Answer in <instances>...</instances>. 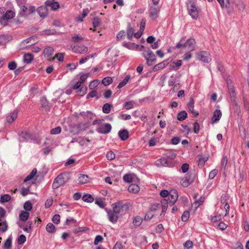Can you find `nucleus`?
Wrapping results in <instances>:
<instances>
[{"label": "nucleus", "mask_w": 249, "mask_h": 249, "mask_svg": "<svg viewBox=\"0 0 249 249\" xmlns=\"http://www.w3.org/2000/svg\"><path fill=\"white\" fill-rule=\"evenodd\" d=\"M18 140L20 142H30L32 141L33 138L30 133L25 131L22 132L19 135Z\"/></svg>", "instance_id": "1a4fd4ad"}, {"label": "nucleus", "mask_w": 249, "mask_h": 249, "mask_svg": "<svg viewBox=\"0 0 249 249\" xmlns=\"http://www.w3.org/2000/svg\"><path fill=\"white\" fill-rule=\"evenodd\" d=\"M29 213L26 211H22L19 215V219L22 221H26L29 217Z\"/></svg>", "instance_id": "c85d7f7f"}, {"label": "nucleus", "mask_w": 249, "mask_h": 249, "mask_svg": "<svg viewBox=\"0 0 249 249\" xmlns=\"http://www.w3.org/2000/svg\"><path fill=\"white\" fill-rule=\"evenodd\" d=\"M11 197L9 195H4L1 196L0 201L1 203L8 202L11 199Z\"/></svg>", "instance_id": "de8ad7c7"}, {"label": "nucleus", "mask_w": 249, "mask_h": 249, "mask_svg": "<svg viewBox=\"0 0 249 249\" xmlns=\"http://www.w3.org/2000/svg\"><path fill=\"white\" fill-rule=\"evenodd\" d=\"M106 157L107 160H112L115 158V155L112 151H109L107 153Z\"/></svg>", "instance_id": "052dcab7"}, {"label": "nucleus", "mask_w": 249, "mask_h": 249, "mask_svg": "<svg viewBox=\"0 0 249 249\" xmlns=\"http://www.w3.org/2000/svg\"><path fill=\"white\" fill-rule=\"evenodd\" d=\"M103 238L101 235H97L94 241V244L95 245H97L99 242H101L103 241Z\"/></svg>", "instance_id": "338daca9"}, {"label": "nucleus", "mask_w": 249, "mask_h": 249, "mask_svg": "<svg viewBox=\"0 0 249 249\" xmlns=\"http://www.w3.org/2000/svg\"><path fill=\"white\" fill-rule=\"evenodd\" d=\"M140 190L139 186L136 184H131L128 188V191L134 194L138 193Z\"/></svg>", "instance_id": "a878e982"}, {"label": "nucleus", "mask_w": 249, "mask_h": 249, "mask_svg": "<svg viewBox=\"0 0 249 249\" xmlns=\"http://www.w3.org/2000/svg\"><path fill=\"white\" fill-rule=\"evenodd\" d=\"M61 131V128L60 126H57L54 128L52 129L51 130L50 133L51 134L55 135L60 133Z\"/></svg>", "instance_id": "bf43d9fd"}, {"label": "nucleus", "mask_w": 249, "mask_h": 249, "mask_svg": "<svg viewBox=\"0 0 249 249\" xmlns=\"http://www.w3.org/2000/svg\"><path fill=\"white\" fill-rule=\"evenodd\" d=\"M160 11V7L151 6L149 9V17L152 20H156L159 17V14Z\"/></svg>", "instance_id": "6e6552de"}, {"label": "nucleus", "mask_w": 249, "mask_h": 249, "mask_svg": "<svg viewBox=\"0 0 249 249\" xmlns=\"http://www.w3.org/2000/svg\"><path fill=\"white\" fill-rule=\"evenodd\" d=\"M164 156L168 159L173 160L176 158L177 154L173 150H169L164 154Z\"/></svg>", "instance_id": "cd10ccee"}, {"label": "nucleus", "mask_w": 249, "mask_h": 249, "mask_svg": "<svg viewBox=\"0 0 249 249\" xmlns=\"http://www.w3.org/2000/svg\"><path fill=\"white\" fill-rule=\"evenodd\" d=\"M198 159V166L200 167H203L205 162L207 160L208 158H203L202 156H198L197 157Z\"/></svg>", "instance_id": "4c0bfd02"}, {"label": "nucleus", "mask_w": 249, "mask_h": 249, "mask_svg": "<svg viewBox=\"0 0 249 249\" xmlns=\"http://www.w3.org/2000/svg\"><path fill=\"white\" fill-rule=\"evenodd\" d=\"M195 179V176L191 173L187 174L181 180V184L184 187H188L193 183Z\"/></svg>", "instance_id": "39448f33"}, {"label": "nucleus", "mask_w": 249, "mask_h": 249, "mask_svg": "<svg viewBox=\"0 0 249 249\" xmlns=\"http://www.w3.org/2000/svg\"><path fill=\"white\" fill-rule=\"evenodd\" d=\"M8 68L10 70H14L17 68V63L15 61L10 62L8 65Z\"/></svg>", "instance_id": "69168bd1"}, {"label": "nucleus", "mask_w": 249, "mask_h": 249, "mask_svg": "<svg viewBox=\"0 0 249 249\" xmlns=\"http://www.w3.org/2000/svg\"><path fill=\"white\" fill-rule=\"evenodd\" d=\"M55 0H47L45 4L47 7H50L51 9L53 11L57 10L59 7V4L54 1Z\"/></svg>", "instance_id": "2eb2a0df"}, {"label": "nucleus", "mask_w": 249, "mask_h": 249, "mask_svg": "<svg viewBox=\"0 0 249 249\" xmlns=\"http://www.w3.org/2000/svg\"><path fill=\"white\" fill-rule=\"evenodd\" d=\"M29 187L27 188L22 187L20 191V194L22 196H26L29 194Z\"/></svg>", "instance_id": "4d7b16f0"}, {"label": "nucleus", "mask_w": 249, "mask_h": 249, "mask_svg": "<svg viewBox=\"0 0 249 249\" xmlns=\"http://www.w3.org/2000/svg\"><path fill=\"white\" fill-rule=\"evenodd\" d=\"M155 164L158 167L167 166H171L172 165V163L170 161L167 160L165 158H161L157 160L155 162Z\"/></svg>", "instance_id": "f8f14e48"}, {"label": "nucleus", "mask_w": 249, "mask_h": 249, "mask_svg": "<svg viewBox=\"0 0 249 249\" xmlns=\"http://www.w3.org/2000/svg\"><path fill=\"white\" fill-rule=\"evenodd\" d=\"M187 106L189 111H191L195 117H197L198 115V112L194 110V101L193 99L190 100Z\"/></svg>", "instance_id": "412c9836"}, {"label": "nucleus", "mask_w": 249, "mask_h": 249, "mask_svg": "<svg viewBox=\"0 0 249 249\" xmlns=\"http://www.w3.org/2000/svg\"><path fill=\"white\" fill-rule=\"evenodd\" d=\"M34 58V56L31 53H27L23 55V61L26 64L31 63Z\"/></svg>", "instance_id": "393cba45"}, {"label": "nucleus", "mask_w": 249, "mask_h": 249, "mask_svg": "<svg viewBox=\"0 0 249 249\" xmlns=\"http://www.w3.org/2000/svg\"><path fill=\"white\" fill-rule=\"evenodd\" d=\"M82 199L85 202H92L94 200V198L90 195H85L82 197Z\"/></svg>", "instance_id": "37998d69"}, {"label": "nucleus", "mask_w": 249, "mask_h": 249, "mask_svg": "<svg viewBox=\"0 0 249 249\" xmlns=\"http://www.w3.org/2000/svg\"><path fill=\"white\" fill-rule=\"evenodd\" d=\"M46 231L49 233H53L55 231V227L51 223H49L46 227Z\"/></svg>", "instance_id": "ea45409f"}, {"label": "nucleus", "mask_w": 249, "mask_h": 249, "mask_svg": "<svg viewBox=\"0 0 249 249\" xmlns=\"http://www.w3.org/2000/svg\"><path fill=\"white\" fill-rule=\"evenodd\" d=\"M187 117V113L185 111H182L178 113L177 118L178 120L182 121L185 120Z\"/></svg>", "instance_id": "473e14b6"}, {"label": "nucleus", "mask_w": 249, "mask_h": 249, "mask_svg": "<svg viewBox=\"0 0 249 249\" xmlns=\"http://www.w3.org/2000/svg\"><path fill=\"white\" fill-rule=\"evenodd\" d=\"M160 202L162 207V211L160 215H164L168 208V201L166 199H163L161 200Z\"/></svg>", "instance_id": "b1692460"}, {"label": "nucleus", "mask_w": 249, "mask_h": 249, "mask_svg": "<svg viewBox=\"0 0 249 249\" xmlns=\"http://www.w3.org/2000/svg\"><path fill=\"white\" fill-rule=\"evenodd\" d=\"M178 198V194L176 190H172L170 192L168 195V199L171 205H174L177 201Z\"/></svg>", "instance_id": "9d476101"}, {"label": "nucleus", "mask_w": 249, "mask_h": 249, "mask_svg": "<svg viewBox=\"0 0 249 249\" xmlns=\"http://www.w3.org/2000/svg\"><path fill=\"white\" fill-rule=\"evenodd\" d=\"M8 225L5 221L0 222V232H4L7 230Z\"/></svg>", "instance_id": "c03bdc74"}, {"label": "nucleus", "mask_w": 249, "mask_h": 249, "mask_svg": "<svg viewBox=\"0 0 249 249\" xmlns=\"http://www.w3.org/2000/svg\"><path fill=\"white\" fill-rule=\"evenodd\" d=\"M37 173L36 169L34 168L32 170L31 172L30 173L29 175H28L24 179V182H26L28 181L31 180L33 178V177L35 176V175Z\"/></svg>", "instance_id": "7c9ffc66"}, {"label": "nucleus", "mask_w": 249, "mask_h": 249, "mask_svg": "<svg viewBox=\"0 0 249 249\" xmlns=\"http://www.w3.org/2000/svg\"><path fill=\"white\" fill-rule=\"evenodd\" d=\"M26 240V236L23 234L20 235L18 238V243L19 245L23 244Z\"/></svg>", "instance_id": "8fccbe9b"}, {"label": "nucleus", "mask_w": 249, "mask_h": 249, "mask_svg": "<svg viewBox=\"0 0 249 249\" xmlns=\"http://www.w3.org/2000/svg\"><path fill=\"white\" fill-rule=\"evenodd\" d=\"M184 249H189L192 248L193 246V243L191 240L186 241L183 245Z\"/></svg>", "instance_id": "680f3d73"}, {"label": "nucleus", "mask_w": 249, "mask_h": 249, "mask_svg": "<svg viewBox=\"0 0 249 249\" xmlns=\"http://www.w3.org/2000/svg\"><path fill=\"white\" fill-rule=\"evenodd\" d=\"M27 10V8L26 6H25L24 5H21L20 6V11H19V14H18L19 16L25 17V12Z\"/></svg>", "instance_id": "6e6d98bb"}, {"label": "nucleus", "mask_w": 249, "mask_h": 249, "mask_svg": "<svg viewBox=\"0 0 249 249\" xmlns=\"http://www.w3.org/2000/svg\"><path fill=\"white\" fill-rule=\"evenodd\" d=\"M189 216H190L189 212L188 211H185L183 213V214L181 216V220L183 222H186L188 220Z\"/></svg>", "instance_id": "603ef678"}, {"label": "nucleus", "mask_w": 249, "mask_h": 249, "mask_svg": "<svg viewBox=\"0 0 249 249\" xmlns=\"http://www.w3.org/2000/svg\"><path fill=\"white\" fill-rule=\"evenodd\" d=\"M53 52V48L51 46H48L44 50L43 54L45 57L50 58L52 56Z\"/></svg>", "instance_id": "aec40b11"}, {"label": "nucleus", "mask_w": 249, "mask_h": 249, "mask_svg": "<svg viewBox=\"0 0 249 249\" xmlns=\"http://www.w3.org/2000/svg\"><path fill=\"white\" fill-rule=\"evenodd\" d=\"M130 79V75H126L125 77L123 79V81H122L118 85L117 88L118 89H120L124 86L129 81Z\"/></svg>", "instance_id": "c756f323"}, {"label": "nucleus", "mask_w": 249, "mask_h": 249, "mask_svg": "<svg viewBox=\"0 0 249 249\" xmlns=\"http://www.w3.org/2000/svg\"><path fill=\"white\" fill-rule=\"evenodd\" d=\"M40 102L42 107L47 108L48 107L49 103L45 97H42L40 99Z\"/></svg>", "instance_id": "49530a36"}, {"label": "nucleus", "mask_w": 249, "mask_h": 249, "mask_svg": "<svg viewBox=\"0 0 249 249\" xmlns=\"http://www.w3.org/2000/svg\"><path fill=\"white\" fill-rule=\"evenodd\" d=\"M101 23V19L99 18L96 17L93 18L92 23L93 27L94 28H96V27L98 26Z\"/></svg>", "instance_id": "864d4df0"}, {"label": "nucleus", "mask_w": 249, "mask_h": 249, "mask_svg": "<svg viewBox=\"0 0 249 249\" xmlns=\"http://www.w3.org/2000/svg\"><path fill=\"white\" fill-rule=\"evenodd\" d=\"M196 59L199 61L208 63L211 60L209 53L202 51L196 54Z\"/></svg>", "instance_id": "423d86ee"}, {"label": "nucleus", "mask_w": 249, "mask_h": 249, "mask_svg": "<svg viewBox=\"0 0 249 249\" xmlns=\"http://www.w3.org/2000/svg\"><path fill=\"white\" fill-rule=\"evenodd\" d=\"M111 105L109 103H106L102 107V111L104 113L108 114L110 112Z\"/></svg>", "instance_id": "f704fd0d"}, {"label": "nucleus", "mask_w": 249, "mask_h": 249, "mask_svg": "<svg viewBox=\"0 0 249 249\" xmlns=\"http://www.w3.org/2000/svg\"><path fill=\"white\" fill-rule=\"evenodd\" d=\"M24 209L26 212L30 211L32 209V205L29 201H26L24 204Z\"/></svg>", "instance_id": "3c124183"}, {"label": "nucleus", "mask_w": 249, "mask_h": 249, "mask_svg": "<svg viewBox=\"0 0 249 249\" xmlns=\"http://www.w3.org/2000/svg\"><path fill=\"white\" fill-rule=\"evenodd\" d=\"M134 104V102L133 101L126 102L124 104V107L127 110L130 109L133 107Z\"/></svg>", "instance_id": "79ce46f5"}, {"label": "nucleus", "mask_w": 249, "mask_h": 249, "mask_svg": "<svg viewBox=\"0 0 249 249\" xmlns=\"http://www.w3.org/2000/svg\"><path fill=\"white\" fill-rule=\"evenodd\" d=\"M142 219L140 216H136L134 218L133 222L135 226H139L142 223Z\"/></svg>", "instance_id": "a18cd8bd"}, {"label": "nucleus", "mask_w": 249, "mask_h": 249, "mask_svg": "<svg viewBox=\"0 0 249 249\" xmlns=\"http://www.w3.org/2000/svg\"><path fill=\"white\" fill-rule=\"evenodd\" d=\"M222 116V112L219 109H216L214 112L212 118V123L214 124L219 121Z\"/></svg>", "instance_id": "a211bd4d"}, {"label": "nucleus", "mask_w": 249, "mask_h": 249, "mask_svg": "<svg viewBox=\"0 0 249 249\" xmlns=\"http://www.w3.org/2000/svg\"><path fill=\"white\" fill-rule=\"evenodd\" d=\"M142 55L145 59L147 65L152 66L156 63L157 60L156 56L149 49L144 50Z\"/></svg>", "instance_id": "20e7f679"}, {"label": "nucleus", "mask_w": 249, "mask_h": 249, "mask_svg": "<svg viewBox=\"0 0 249 249\" xmlns=\"http://www.w3.org/2000/svg\"><path fill=\"white\" fill-rule=\"evenodd\" d=\"M123 179L127 183H130L132 181V177L130 174L124 175L123 177Z\"/></svg>", "instance_id": "13d9d810"}, {"label": "nucleus", "mask_w": 249, "mask_h": 249, "mask_svg": "<svg viewBox=\"0 0 249 249\" xmlns=\"http://www.w3.org/2000/svg\"><path fill=\"white\" fill-rule=\"evenodd\" d=\"M226 2V9L228 14L234 12V9L239 12H243L245 10L246 5L242 0H225Z\"/></svg>", "instance_id": "f257e3e1"}, {"label": "nucleus", "mask_w": 249, "mask_h": 249, "mask_svg": "<svg viewBox=\"0 0 249 249\" xmlns=\"http://www.w3.org/2000/svg\"><path fill=\"white\" fill-rule=\"evenodd\" d=\"M89 177L87 175L80 174L78 177V182L80 184H85L88 182Z\"/></svg>", "instance_id": "bb28decb"}, {"label": "nucleus", "mask_w": 249, "mask_h": 249, "mask_svg": "<svg viewBox=\"0 0 249 249\" xmlns=\"http://www.w3.org/2000/svg\"><path fill=\"white\" fill-rule=\"evenodd\" d=\"M112 82H113V80H112V78H111L110 77H105L104 78H103V79L102 80V84L106 86L110 85V84H111L112 83Z\"/></svg>", "instance_id": "a19ab883"}, {"label": "nucleus", "mask_w": 249, "mask_h": 249, "mask_svg": "<svg viewBox=\"0 0 249 249\" xmlns=\"http://www.w3.org/2000/svg\"><path fill=\"white\" fill-rule=\"evenodd\" d=\"M111 206L113 208L112 210L118 215L123 210L124 205L122 202L119 201L113 203Z\"/></svg>", "instance_id": "4468645a"}, {"label": "nucleus", "mask_w": 249, "mask_h": 249, "mask_svg": "<svg viewBox=\"0 0 249 249\" xmlns=\"http://www.w3.org/2000/svg\"><path fill=\"white\" fill-rule=\"evenodd\" d=\"M218 170L216 169H213L212 170L209 175V178L210 179H213L217 174Z\"/></svg>", "instance_id": "e2e57ef3"}, {"label": "nucleus", "mask_w": 249, "mask_h": 249, "mask_svg": "<svg viewBox=\"0 0 249 249\" xmlns=\"http://www.w3.org/2000/svg\"><path fill=\"white\" fill-rule=\"evenodd\" d=\"M167 65V62L166 61H164L158 64L157 65H156L153 69V71H157L163 69Z\"/></svg>", "instance_id": "5701e85b"}, {"label": "nucleus", "mask_w": 249, "mask_h": 249, "mask_svg": "<svg viewBox=\"0 0 249 249\" xmlns=\"http://www.w3.org/2000/svg\"><path fill=\"white\" fill-rule=\"evenodd\" d=\"M36 12L39 15V17L41 18H45L48 15V9L46 5L45 6H41L39 7Z\"/></svg>", "instance_id": "dca6fc26"}, {"label": "nucleus", "mask_w": 249, "mask_h": 249, "mask_svg": "<svg viewBox=\"0 0 249 249\" xmlns=\"http://www.w3.org/2000/svg\"><path fill=\"white\" fill-rule=\"evenodd\" d=\"M112 127L110 124L106 123L100 125L97 128V131L100 134H108L111 130Z\"/></svg>", "instance_id": "0eeeda50"}, {"label": "nucleus", "mask_w": 249, "mask_h": 249, "mask_svg": "<svg viewBox=\"0 0 249 249\" xmlns=\"http://www.w3.org/2000/svg\"><path fill=\"white\" fill-rule=\"evenodd\" d=\"M107 213L110 221L112 223H115L117 221L119 215L113 210L107 211Z\"/></svg>", "instance_id": "f3484780"}, {"label": "nucleus", "mask_w": 249, "mask_h": 249, "mask_svg": "<svg viewBox=\"0 0 249 249\" xmlns=\"http://www.w3.org/2000/svg\"><path fill=\"white\" fill-rule=\"evenodd\" d=\"M196 40L194 38H189L184 43V48L189 51H193L195 49Z\"/></svg>", "instance_id": "9b49d317"}, {"label": "nucleus", "mask_w": 249, "mask_h": 249, "mask_svg": "<svg viewBox=\"0 0 249 249\" xmlns=\"http://www.w3.org/2000/svg\"><path fill=\"white\" fill-rule=\"evenodd\" d=\"M118 135L122 141H125L128 139L129 136L128 132L125 129L119 131Z\"/></svg>", "instance_id": "4be33fe9"}, {"label": "nucleus", "mask_w": 249, "mask_h": 249, "mask_svg": "<svg viewBox=\"0 0 249 249\" xmlns=\"http://www.w3.org/2000/svg\"><path fill=\"white\" fill-rule=\"evenodd\" d=\"M18 110H15L9 115L7 118L6 120L8 123H12L17 117Z\"/></svg>", "instance_id": "6ab92c4d"}, {"label": "nucleus", "mask_w": 249, "mask_h": 249, "mask_svg": "<svg viewBox=\"0 0 249 249\" xmlns=\"http://www.w3.org/2000/svg\"><path fill=\"white\" fill-rule=\"evenodd\" d=\"M12 245V239L11 238H8L4 242L3 244V248L5 249H9L11 248Z\"/></svg>", "instance_id": "09e8293b"}, {"label": "nucleus", "mask_w": 249, "mask_h": 249, "mask_svg": "<svg viewBox=\"0 0 249 249\" xmlns=\"http://www.w3.org/2000/svg\"><path fill=\"white\" fill-rule=\"evenodd\" d=\"M68 179V175L66 173H62L59 174L54 179L52 184V188L56 189L60 186L63 185L67 182Z\"/></svg>", "instance_id": "f03ea898"}, {"label": "nucleus", "mask_w": 249, "mask_h": 249, "mask_svg": "<svg viewBox=\"0 0 249 249\" xmlns=\"http://www.w3.org/2000/svg\"><path fill=\"white\" fill-rule=\"evenodd\" d=\"M187 10L189 15L194 19H197L199 16L200 9L197 8L195 3L190 1L187 4Z\"/></svg>", "instance_id": "7ed1b4c3"}, {"label": "nucleus", "mask_w": 249, "mask_h": 249, "mask_svg": "<svg viewBox=\"0 0 249 249\" xmlns=\"http://www.w3.org/2000/svg\"><path fill=\"white\" fill-rule=\"evenodd\" d=\"M134 35V29L131 27H128L127 29V37L128 39L131 40Z\"/></svg>", "instance_id": "58836bf2"}, {"label": "nucleus", "mask_w": 249, "mask_h": 249, "mask_svg": "<svg viewBox=\"0 0 249 249\" xmlns=\"http://www.w3.org/2000/svg\"><path fill=\"white\" fill-rule=\"evenodd\" d=\"M72 51L75 53L84 54L88 52V48L84 45L75 46L72 48Z\"/></svg>", "instance_id": "ddd939ff"}, {"label": "nucleus", "mask_w": 249, "mask_h": 249, "mask_svg": "<svg viewBox=\"0 0 249 249\" xmlns=\"http://www.w3.org/2000/svg\"><path fill=\"white\" fill-rule=\"evenodd\" d=\"M80 115L83 117L85 118H87L88 119H91L92 117V113L90 111H83L81 112L80 113Z\"/></svg>", "instance_id": "72a5a7b5"}, {"label": "nucleus", "mask_w": 249, "mask_h": 249, "mask_svg": "<svg viewBox=\"0 0 249 249\" xmlns=\"http://www.w3.org/2000/svg\"><path fill=\"white\" fill-rule=\"evenodd\" d=\"M95 204L99 206L100 208H103L105 206V204L103 201L101 199H97L95 200Z\"/></svg>", "instance_id": "774afa93"}, {"label": "nucleus", "mask_w": 249, "mask_h": 249, "mask_svg": "<svg viewBox=\"0 0 249 249\" xmlns=\"http://www.w3.org/2000/svg\"><path fill=\"white\" fill-rule=\"evenodd\" d=\"M83 37L78 35L75 34L72 37V41L74 42H79L82 40Z\"/></svg>", "instance_id": "5fc2aeb1"}, {"label": "nucleus", "mask_w": 249, "mask_h": 249, "mask_svg": "<svg viewBox=\"0 0 249 249\" xmlns=\"http://www.w3.org/2000/svg\"><path fill=\"white\" fill-rule=\"evenodd\" d=\"M228 88L229 93L231 98H234L235 96V92L233 86L232 84H230L229 81H227Z\"/></svg>", "instance_id": "2f4dec72"}, {"label": "nucleus", "mask_w": 249, "mask_h": 249, "mask_svg": "<svg viewBox=\"0 0 249 249\" xmlns=\"http://www.w3.org/2000/svg\"><path fill=\"white\" fill-rule=\"evenodd\" d=\"M98 80H93L90 83L89 87L91 89H93L98 86Z\"/></svg>", "instance_id": "0e129e2a"}, {"label": "nucleus", "mask_w": 249, "mask_h": 249, "mask_svg": "<svg viewBox=\"0 0 249 249\" xmlns=\"http://www.w3.org/2000/svg\"><path fill=\"white\" fill-rule=\"evenodd\" d=\"M123 46L129 49H134L138 46V45H136L135 43L125 42H123Z\"/></svg>", "instance_id": "e433bc0d"}, {"label": "nucleus", "mask_w": 249, "mask_h": 249, "mask_svg": "<svg viewBox=\"0 0 249 249\" xmlns=\"http://www.w3.org/2000/svg\"><path fill=\"white\" fill-rule=\"evenodd\" d=\"M15 13L12 10H8L3 15L5 18L8 20L10 19L15 17Z\"/></svg>", "instance_id": "c9c22d12"}]
</instances>
